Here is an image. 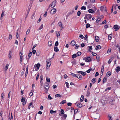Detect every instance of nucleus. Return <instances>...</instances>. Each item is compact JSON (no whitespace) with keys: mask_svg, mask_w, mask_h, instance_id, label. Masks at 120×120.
I'll return each mask as SVG.
<instances>
[{"mask_svg":"<svg viewBox=\"0 0 120 120\" xmlns=\"http://www.w3.org/2000/svg\"><path fill=\"white\" fill-rule=\"evenodd\" d=\"M116 57H115L114 56H112L111 58H110L109 60H113L115 59V58Z\"/></svg>","mask_w":120,"mask_h":120,"instance_id":"e433bc0d","label":"nucleus"},{"mask_svg":"<svg viewBox=\"0 0 120 120\" xmlns=\"http://www.w3.org/2000/svg\"><path fill=\"white\" fill-rule=\"evenodd\" d=\"M40 53V51H37V52H36V55L37 56H38L39 55Z\"/></svg>","mask_w":120,"mask_h":120,"instance_id":"c85d7f7f","label":"nucleus"},{"mask_svg":"<svg viewBox=\"0 0 120 120\" xmlns=\"http://www.w3.org/2000/svg\"><path fill=\"white\" fill-rule=\"evenodd\" d=\"M107 81V79L106 78L104 77L102 80L103 83L104 84Z\"/></svg>","mask_w":120,"mask_h":120,"instance_id":"4468645a","label":"nucleus"},{"mask_svg":"<svg viewBox=\"0 0 120 120\" xmlns=\"http://www.w3.org/2000/svg\"><path fill=\"white\" fill-rule=\"evenodd\" d=\"M108 117L109 118V120H112V116H109V115H108Z\"/></svg>","mask_w":120,"mask_h":120,"instance_id":"09e8293b","label":"nucleus"},{"mask_svg":"<svg viewBox=\"0 0 120 120\" xmlns=\"http://www.w3.org/2000/svg\"><path fill=\"white\" fill-rule=\"evenodd\" d=\"M82 74L83 76H85L86 74V73L85 72H83L82 73V74Z\"/></svg>","mask_w":120,"mask_h":120,"instance_id":"6e6d98bb","label":"nucleus"},{"mask_svg":"<svg viewBox=\"0 0 120 120\" xmlns=\"http://www.w3.org/2000/svg\"><path fill=\"white\" fill-rule=\"evenodd\" d=\"M55 45L56 46H57L58 45V41L56 42Z\"/></svg>","mask_w":120,"mask_h":120,"instance_id":"338daca9","label":"nucleus"},{"mask_svg":"<svg viewBox=\"0 0 120 120\" xmlns=\"http://www.w3.org/2000/svg\"><path fill=\"white\" fill-rule=\"evenodd\" d=\"M1 97L2 98H4V94L3 93H2L1 94Z\"/></svg>","mask_w":120,"mask_h":120,"instance_id":"13d9d810","label":"nucleus"},{"mask_svg":"<svg viewBox=\"0 0 120 120\" xmlns=\"http://www.w3.org/2000/svg\"><path fill=\"white\" fill-rule=\"evenodd\" d=\"M43 27V24H42L41 25L40 27H39V28L38 29V30L39 31V30H41V29H42Z\"/></svg>","mask_w":120,"mask_h":120,"instance_id":"72a5a7b5","label":"nucleus"},{"mask_svg":"<svg viewBox=\"0 0 120 120\" xmlns=\"http://www.w3.org/2000/svg\"><path fill=\"white\" fill-rule=\"evenodd\" d=\"M25 98H22L21 99V101L22 102H24L25 101Z\"/></svg>","mask_w":120,"mask_h":120,"instance_id":"f704fd0d","label":"nucleus"},{"mask_svg":"<svg viewBox=\"0 0 120 120\" xmlns=\"http://www.w3.org/2000/svg\"><path fill=\"white\" fill-rule=\"evenodd\" d=\"M92 17V15L90 14H87L85 15V17L84 18V19H86L88 20H89Z\"/></svg>","mask_w":120,"mask_h":120,"instance_id":"f257e3e1","label":"nucleus"},{"mask_svg":"<svg viewBox=\"0 0 120 120\" xmlns=\"http://www.w3.org/2000/svg\"><path fill=\"white\" fill-rule=\"evenodd\" d=\"M49 89H48L47 88H44V91L46 93H47L48 92V90Z\"/></svg>","mask_w":120,"mask_h":120,"instance_id":"79ce46f5","label":"nucleus"},{"mask_svg":"<svg viewBox=\"0 0 120 120\" xmlns=\"http://www.w3.org/2000/svg\"><path fill=\"white\" fill-rule=\"evenodd\" d=\"M56 9L55 8H53L51 11V13L52 14H53L56 12Z\"/></svg>","mask_w":120,"mask_h":120,"instance_id":"39448f33","label":"nucleus"},{"mask_svg":"<svg viewBox=\"0 0 120 120\" xmlns=\"http://www.w3.org/2000/svg\"><path fill=\"white\" fill-rule=\"evenodd\" d=\"M66 85V87H67V88H69V83L68 82H65Z\"/></svg>","mask_w":120,"mask_h":120,"instance_id":"864d4df0","label":"nucleus"},{"mask_svg":"<svg viewBox=\"0 0 120 120\" xmlns=\"http://www.w3.org/2000/svg\"><path fill=\"white\" fill-rule=\"evenodd\" d=\"M72 105V103L70 102H69L67 103V105L69 106H70Z\"/></svg>","mask_w":120,"mask_h":120,"instance_id":"774afa93","label":"nucleus"},{"mask_svg":"<svg viewBox=\"0 0 120 120\" xmlns=\"http://www.w3.org/2000/svg\"><path fill=\"white\" fill-rule=\"evenodd\" d=\"M19 55L20 56V60H22V55L21 52H20L19 53Z\"/></svg>","mask_w":120,"mask_h":120,"instance_id":"393cba45","label":"nucleus"},{"mask_svg":"<svg viewBox=\"0 0 120 120\" xmlns=\"http://www.w3.org/2000/svg\"><path fill=\"white\" fill-rule=\"evenodd\" d=\"M81 9L82 10H85L86 9V8L85 7L83 6L81 8Z\"/></svg>","mask_w":120,"mask_h":120,"instance_id":"a19ab883","label":"nucleus"},{"mask_svg":"<svg viewBox=\"0 0 120 120\" xmlns=\"http://www.w3.org/2000/svg\"><path fill=\"white\" fill-rule=\"evenodd\" d=\"M12 38V36L11 34H10L8 37V39L9 40H11Z\"/></svg>","mask_w":120,"mask_h":120,"instance_id":"de8ad7c7","label":"nucleus"},{"mask_svg":"<svg viewBox=\"0 0 120 120\" xmlns=\"http://www.w3.org/2000/svg\"><path fill=\"white\" fill-rule=\"evenodd\" d=\"M9 64H7L6 65L5 68L4 69V70L5 71H6L8 69Z\"/></svg>","mask_w":120,"mask_h":120,"instance_id":"2eb2a0df","label":"nucleus"},{"mask_svg":"<svg viewBox=\"0 0 120 120\" xmlns=\"http://www.w3.org/2000/svg\"><path fill=\"white\" fill-rule=\"evenodd\" d=\"M19 37L18 33L17 32L16 34V38H18Z\"/></svg>","mask_w":120,"mask_h":120,"instance_id":"8fccbe9b","label":"nucleus"},{"mask_svg":"<svg viewBox=\"0 0 120 120\" xmlns=\"http://www.w3.org/2000/svg\"><path fill=\"white\" fill-rule=\"evenodd\" d=\"M40 64L38 63L36 65V67L38 69H39V68L40 67Z\"/></svg>","mask_w":120,"mask_h":120,"instance_id":"7c9ffc66","label":"nucleus"},{"mask_svg":"<svg viewBox=\"0 0 120 120\" xmlns=\"http://www.w3.org/2000/svg\"><path fill=\"white\" fill-rule=\"evenodd\" d=\"M81 14V12L79 11H78L77 13V15L78 16H80Z\"/></svg>","mask_w":120,"mask_h":120,"instance_id":"37998d69","label":"nucleus"},{"mask_svg":"<svg viewBox=\"0 0 120 120\" xmlns=\"http://www.w3.org/2000/svg\"><path fill=\"white\" fill-rule=\"evenodd\" d=\"M76 75L77 76L76 77L78 78L80 80L82 79V77L80 75L78 74H76Z\"/></svg>","mask_w":120,"mask_h":120,"instance_id":"6e6552de","label":"nucleus"},{"mask_svg":"<svg viewBox=\"0 0 120 120\" xmlns=\"http://www.w3.org/2000/svg\"><path fill=\"white\" fill-rule=\"evenodd\" d=\"M84 96L83 95H81V97L80 98V102H82L84 99Z\"/></svg>","mask_w":120,"mask_h":120,"instance_id":"6ab92c4d","label":"nucleus"},{"mask_svg":"<svg viewBox=\"0 0 120 120\" xmlns=\"http://www.w3.org/2000/svg\"><path fill=\"white\" fill-rule=\"evenodd\" d=\"M101 20V18H98L97 19L96 22L97 23L98 22Z\"/></svg>","mask_w":120,"mask_h":120,"instance_id":"c756f323","label":"nucleus"},{"mask_svg":"<svg viewBox=\"0 0 120 120\" xmlns=\"http://www.w3.org/2000/svg\"><path fill=\"white\" fill-rule=\"evenodd\" d=\"M75 44V41L74 40H72L70 43L71 45L73 46H74Z\"/></svg>","mask_w":120,"mask_h":120,"instance_id":"9d476101","label":"nucleus"},{"mask_svg":"<svg viewBox=\"0 0 120 120\" xmlns=\"http://www.w3.org/2000/svg\"><path fill=\"white\" fill-rule=\"evenodd\" d=\"M56 4V0L53 1L52 3L51 4V8H53L54 7Z\"/></svg>","mask_w":120,"mask_h":120,"instance_id":"7ed1b4c3","label":"nucleus"},{"mask_svg":"<svg viewBox=\"0 0 120 120\" xmlns=\"http://www.w3.org/2000/svg\"><path fill=\"white\" fill-rule=\"evenodd\" d=\"M48 98L49 100H51L52 99V98L51 97L50 94H49L48 96Z\"/></svg>","mask_w":120,"mask_h":120,"instance_id":"603ef678","label":"nucleus"},{"mask_svg":"<svg viewBox=\"0 0 120 120\" xmlns=\"http://www.w3.org/2000/svg\"><path fill=\"white\" fill-rule=\"evenodd\" d=\"M81 54V53L80 52H79L77 53V55L78 56H80Z\"/></svg>","mask_w":120,"mask_h":120,"instance_id":"bf43d9fd","label":"nucleus"},{"mask_svg":"<svg viewBox=\"0 0 120 120\" xmlns=\"http://www.w3.org/2000/svg\"><path fill=\"white\" fill-rule=\"evenodd\" d=\"M113 28L114 29H115V30L116 31L118 30L120 28V27L117 25H114V26Z\"/></svg>","mask_w":120,"mask_h":120,"instance_id":"423d86ee","label":"nucleus"},{"mask_svg":"<svg viewBox=\"0 0 120 120\" xmlns=\"http://www.w3.org/2000/svg\"><path fill=\"white\" fill-rule=\"evenodd\" d=\"M88 12L90 13H94L95 11H94L93 9H89L88 11Z\"/></svg>","mask_w":120,"mask_h":120,"instance_id":"1a4fd4ad","label":"nucleus"},{"mask_svg":"<svg viewBox=\"0 0 120 120\" xmlns=\"http://www.w3.org/2000/svg\"><path fill=\"white\" fill-rule=\"evenodd\" d=\"M76 60H73L72 62V63L73 64V65L76 64Z\"/></svg>","mask_w":120,"mask_h":120,"instance_id":"0e129e2a","label":"nucleus"},{"mask_svg":"<svg viewBox=\"0 0 120 120\" xmlns=\"http://www.w3.org/2000/svg\"><path fill=\"white\" fill-rule=\"evenodd\" d=\"M95 39L96 42H98L99 41V38L98 37L96 36L95 37Z\"/></svg>","mask_w":120,"mask_h":120,"instance_id":"a211bd4d","label":"nucleus"},{"mask_svg":"<svg viewBox=\"0 0 120 120\" xmlns=\"http://www.w3.org/2000/svg\"><path fill=\"white\" fill-rule=\"evenodd\" d=\"M90 26V25L89 23H87L86 25V28H87L89 27Z\"/></svg>","mask_w":120,"mask_h":120,"instance_id":"c03bdc74","label":"nucleus"},{"mask_svg":"<svg viewBox=\"0 0 120 120\" xmlns=\"http://www.w3.org/2000/svg\"><path fill=\"white\" fill-rule=\"evenodd\" d=\"M63 117L64 118V119L65 120L67 117V115L66 114H64L63 116Z\"/></svg>","mask_w":120,"mask_h":120,"instance_id":"4c0bfd02","label":"nucleus"},{"mask_svg":"<svg viewBox=\"0 0 120 120\" xmlns=\"http://www.w3.org/2000/svg\"><path fill=\"white\" fill-rule=\"evenodd\" d=\"M32 50H33L32 51V52L33 53V54H34L36 52V51L35 50L33 49Z\"/></svg>","mask_w":120,"mask_h":120,"instance_id":"680f3d73","label":"nucleus"},{"mask_svg":"<svg viewBox=\"0 0 120 120\" xmlns=\"http://www.w3.org/2000/svg\"><path fill=\"white\" fill-rule=\"evenodd\" d=\"M66 102V101L65 100H64L60 102V104H61L63 105Z\"/></svg>","mask_w":120,"mask_h":120,"instance_id":"4be33fe9","label":"nucleus"},{"mask_svg":"<svg viewBox=\"0 0 120 120\" xmlns=\"http://www.w3.org/2000/svg\"><path fill=\"white\" fill-rule=\"evenodd\" d=\"M101 48V46L99 45H98L97 46H96V47L95 49L96 50H97L98 49H100Z\"/></svg>","mask_w":120,"mask_h":120,"instance_id":"ddd939ff","label":"nucleus"},{"mask_svg":"<svg viewBox=\"0 0 120 120\" xmlns=\"http://www.w3.org/2000/svg\"><path fill=\"white\" fill-rule=\"evenodd\" d=\"M115 70L117 72H119L120 70V67L119 66H118L116 67V68Z\"/></svg>","mask_w":120,"mask_h":120,"instance_id":"9b49d317","label":"nucleus"},{"mask_svg":"<svg viewBox=\"0 0 120 120\" xmlns=\"http://www.w3.org/2000/svg\"><path fill=\"white\" fill-rule=\"evenodd\" d=\"M99 73L98 72H96V73L95 76L96 77L98 76L99 75Z\"/></svg>","mask_w":120,"mask_h":120,"instance_id":"e2e57ef3","label":"nucleus"},{"mask_svg":"<svg viewBox=\"0 0 120 120\" xmlns=\"http://www.w3.org/2000/svg\"><path fill=\"white\" fill-rule=\"evenodd\" d=\"M46 81L48 82H50V78H49L46 77Z\"/></svg>","mask_w":120,"mask_h":120,"instance_id":"a18cd8bd","label":"nucleus"},{"mask_svg":"<svg viewBox=\"0 0 120 120\" xmlns=\"http://www.w3.org/2000/svg\"><path fill=\"white\" fill-rule=\"evenodd\" d=\"M111 74V73L110 71L106 73V75L108 77L110 76Z\"/></svg>","mask_w":120,"mask_h":120,"instance_id":"f3484780","label":"nucleus"},{"mask_svg":"<svg viewBox=\"0 0 120 120\" xmlns=\"http://www.w3.org/2000/svg\"><path fill=\"white\" fill-rule=\"evenodd\" d=\"M96 81V79L95 78H94L91 80V82L93 84L95 83Z\"/></svg>","mask_w":120,"mask_h":120,"instance_id":"412c9836","label":"nucleus"},{"mask_svg":"<svg viewBox=\"0 0 120 120\" xmlns=\"http://www.w3.org/2000/svg\"><path fill=\"white\" fill-rule=\"evenodd\" d=\"M104 7L103 6H101L100 7V9L101 11H102L104 10Z\"/></svg>","mask_w":120,"mask_h":120,"instance_id":"49530a36","label":"nucleus"},{"mask_svg":"<svg viewBox=\"0 0 120 120\" xmlns=\"http://www.w3.org/2000/svg\"><path fill=\"white\" fill-rule=\"evenodd\" d=\"M76 57V55L74 54L72 55V57L73 58H74Z\"/></svg>","mask_w":120,"mask_h":120,"instance_id":"58836bf2","label":"nucleus"},{"mask_svg":"<svg viewBox=\"0 0 120 120\" xmlns=\"http://www.w3.org/2000/svg\"><path fill=\"white\" fill-rule=\"evenodd\" d=\"M11 51H9L8 54V57L10 59H11Z\"/></svg>","mask_w":120,"mask_h":120,"instance_id":"dca6fc26","label":"nucleus"},{"mask_svg":"<svg viewBox=\"0 0 120 120\" xmlns=\"http://www.w3.org/2000/svg\"><path fill=\"white\" fill-rule=\"evenodd\" d=\"M60 32H59L57 33L56 32V35L58 38L60 36Z\"/></svg>","mask_w":120,"mask_h":120,"instance_id":"b1692460","label":"nucleus"},{"mask_svg":"<svg viewBox=\"0 0 120 120\" xmlns=\"http://www.w3.org/2000/svg\"><path fill=\"white\" fill-rule=\"evenodd\" d=\"M58 25L60 27H62V23L61 22H59L58 23Z\"/></svg>","mask_w":120,"mask_h":120,"instance_id":"ea45409f","label":"nucleus"},{"mask_svg":"<svg viewBox=\"0 0 120 120\" xmlns=\"http://www.w3.org/2000/svg\"><path fill=\"white\" fill-rule=\"evenodd\" d=\"M32 52H31L30 53H29L28 54V56L29 57H30L32 55Z\"/></svg>","mask_w":120,"mask_h":120,"instance_id":"69168bd1","label":"nucleus"},{"mask_svg":"<svg viewBox=\"0 0 120 120\" xmlns=\"http://www.w3.org/2000/svg\"><path fill=\"white\" fill-rule=\"evenodd\" d=\"M55 97H58L61 98L62 97V96L61 95H60L59 94H57L55 95Z\"/></svg>","mask_w":120,"mask_h":120,"instance_id":"5701e85b","label":"nucleus"},{"mask_svg":"<svg viewBox=\"0 0 120 120\" xmlns=\"http://www.w3.org/2000/svg\"><path fill=\"white\" fill-rule=\"evenodd\" d=\"M60 113L61 114H64V112L63 109H61L60 111Z\"/></svg>","mask_w":120,"mask_h":120,"instance_id":"473e14b6","label":"nucleus"},{"mask_svg":"<svg viewBox=\"0 0 120 120\" xmlns=\"http://www.w3.org/2000/svg\"><path fill=\"white\" fill-rule=\"evenodd\" d=\"M34 92V90H32L30 92V96H32L33 94V92Z\"/></svg>","mask_w":120,"mask_h":120,"instance_id":"2f4dec72","label":"nucleus"},{"mask_svg":"<svg viewBox=\"0 0 120 120\" xmlns=\"http://www.w3.org/2000/svg\"><path fill=\"white\" fill-rule=\"evenodd\" d=\"M75 47H76L75 48V49H78V47H79V45H77V44H76L75 45Z\"/></svg>","mask_w":120,"mask_h":120,"instance_id":"4d7b16f0","label":"nucleus"},{"mask_svg":"<svg viewBox=\"0 0 120 120\" xmlns=\"http://www.w3.org/2000/svg\"><path fill=\"white\" fill-rule=\"evenodd\" d=\"M52 42L51 41H49L48 43V45L49 46H51L52 45Z\"/></svg>","mask_w":120,"mask_h":120,"instance_id":"a878e982","label":"nucleus"},{"mask_svg":"<svg viewBox=\"0 0 120 120\" xmlns=\"http://www.w3.org/2000/svg\"><path fill=\"white\" fill-rule=\"evenodd\" d=\"M91 59L90 57H85L83 59V60H91Z\"/></svg>","mask_w":120,"mask_h":120,"instance_id":"f8f14e48","label":"nucleus"},{"mask_svg":"<svg viewBox=\"0 0 120 120\" xmlns=\"http://www.w3.org/2000/svg\"><path fill=\"white\" fill-rule=\"evenodd\" d=\"M78 111V109H75L74 111V115L77 113Z\"/></svg>","mask_w":120,"mask_h":120,"instance_id":"cd10ccee","label":"nucleus"},{"mask_svg":"<svg viewBox=\"0 0 120 120\" xmlns=\"http://www.w3.org/2000/svg\"><path fill=\"white\" fill-rule=\"evenodd\" d=\"M54 50L56 52H57L59 51V49L56 46H55L54 47Z\"/></svg>","mask_w":120,"mask_h":120,"instance_id":"aec40b11","label":"nucleus"},{"mask_svg":"<svg viewBox=\"0 0 120 120\" xmlns=\"http://www.w3.org/2000/svg\"><path fill=\"white\" fill-rule=\"evenodd\" d=\"M80 38L82 39L84 38L82 34H80L79 36Z\"/></svg>","mask_w":120,"mask_h":120,"instance_id":"3c124183","label":"nucleus"},{"mask_svg":"<svg viewBox=\"0 0 120 120\" xmlns=\"http://www.w3.org/2000/svg\"><path fill=\"white\" fill-rule=\"evenodd\" d=\"M56 111H53L52 110H51L50 111V113L51 114H52L53 113H56Z\"/></svg>","mask_w":120,"mask_h":120,"instance_id":"bb28decb","label":"nucleus"},{"mask_svg":"<svg viewBox=\"0 0 120 120\" xmlns=\"http://www.w3.org/2000/svg\"><path fill=\"white\" fill-rule=\"evenodd\" d=\"M51 62V61L50 60H46V69H48V68L50 67L51 64V63H50V62Z\"/></svg>","mask_w":120,"mask_h":120,"instance_id":"f03ea898","label":"nucleus"},{"mask_svg":"<svg viewBox=\"0 0 120 120\" xmlns=\"http://www.w3.org/2000/svg\"><path fill=\"white\" fill-rule=\"evenodd\" d=\"M78 107L81 108L82 107V105L81 104H78L77 105Z\"/></svg>","mask_w":120,"mask_h":120,"instance_id":"c9c22d12","label":"nucleus"},{"mask_svg":"<svg viewBox=\"0 0 120 120\" xmlns=\"http://www.w3.org/2000/svg\"><path fill=\"white\" fill-rule=\"evenodd\" d=\"M41 19V17H40L38 21V23H39L40 22Z\"/></svg>","mask_w":120,"mask_h":120,"instance_id":"052dcab7","label":"nucleus"},{"mask_svg":"<svg viewBox=\"0 0 120 120\" xmlns=\"http://www.w3.org/2000/svg\"><path fill=\"white\" fill-rule=\"evenodd\" d=\"M90 88H88L87 90V92L86 93V96L87 97H89L90 96Z\"/></svg>","mask_w":120,"mask_h":120,"instance_id":"0eeeda50","label":"nucleus"},{"mask_svg":"<svg viewBox=\"0 0 120 120\" xmlns=\"http://www.w3.org/2000/svg\"><path fill=\"white\" fill-rule=\"evenodd\" d=\"M39 73H38L37 75V77H36V80H37L38 79V78L39 77Z\"/></svg>","mask_w":120,"mask_h":120,"instance_id":"5fc2aeb1","label":"nucleus"},{"mask_svg":"<svg viewBox=\"0 0 120 120\" xmlns=\"http://www.w3.org/2000/svg\"><path fill=\"white\" fill-rule=\"evenodd\" d=\"M49 84L47 82H45L44 84V87L45 88H47L48 89H49Z\"/></svg>","mask_w":120,"mask_h":120,"instance_id":"20e7f679","label":"nucleus"}]
</instances>
